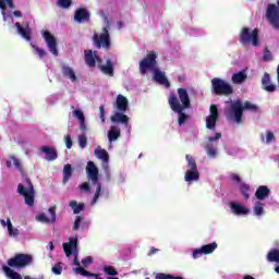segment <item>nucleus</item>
Listing matches in <instances>:
<instances>
[{"instance_id":"nucleus-14","label":"nucleus","mask_w":279,"mask_h":279,"mask_svg":"<svg viewBox=\"0 0 279 279\" xmlns=\"http://www.w3.org/2000/svg\"><path fill=\"white\" fill-rule=\"evenodd\" d=\"M217 247H218L217 242L203 245L199 248H196L193 251V258H199V256L202 254H205V256L208 254H213V252H215V250H217Z\"/></svg>"},{"instance_id":"nucleus-28","label":"nucleus","mask_w":279,"mask_h":279,"mask_svg":"<svg viewBox=\"0 0 279 279\" xmlns=\"http://www.w3.org/2000/svg\"><path fill=\"white\" fill-rule=\"evenodd\" d=\"M121 137V130L117 126H111L108 131V141L109 143H113V141H117Z\"/></svg>"},{"instance_id":"nucleus-4","label":"nucleus","mask_w":279,"mask_h":279,"mask_svg":"<svg viewBox=\"0 0 279 279\" xmlns=\"http://www.w3.org/2000/svg\"><path fill=\"white\" fill-rule=\"evenodd\" d=\"M19 171L26 182V187L25 185H23V183H20L17 185V193L19 195H22L24 197L26 206H34V197L36 195V190H34V183H32V180L27 178V172L23 168L19 169Z\"/></svg>"},{"instance_id":"nucleus-31","label":"nucleus","mask_w":279,"mask_h":279,"mask_svg":"<svg viewBox=\"0 0 279 279\" xmlns=\"http://www.w3.org/2000/svg\"><path fill=\"white\" fill-rule=\"evenodd\" d=\"M9 5L10 10H14V1L13 0H0V10H2V16H3V21H7L5 17V10H8Z\"/></svg>"},{"instance_id":"nucleus-12","label":"nucleus","mask_w":279,"mask_h":279,"mask_svg":"<svg viewBox=\"0 0 279 279\" xmlns=\"http://www.w3.org/2000/svg\"><path fill=\"white\" fill-rule=\"evenodd\" d=\"M43 38L52 56H58V39L49 31L43 33Z\"/></svg>"},{"instance_id":"nucleus-20","label":"nucleus","mask_w":279,"mask_h":279,"mask_svg":"<svg viewBox=\"0 0 279 279\" xmlns=\"http://www.w3.org/2000/svg\"><path fill=\"white\" fill-rule=\"evenodd\" d=\"M271 195V190L267 187V185H259L255 192V197L259 202H263V199H267Z\"/></svg>"},{"instance_id":"nucleus-63","label":"nucleus","mask_w":279,"mask_h":279,"mask_svg":"<svg viewBox=\"0 0 279 279\" xmlns=\"http://www.w3.org/2000/svg\"><path fill=\"white\" fill-rule=\"evenodd\" d=\"M0 223H1V226H2L3 228H5V226H7V228H8V219H7V221L3 220V219H1V220H0Z\"/></svg>"},{"instance_id":"nucleus-16","label":"nucleus","mask_w":279,"mask_h":279,"mask_svg":"<svg viewBox=\"0 0 279 279\" xmlns=\"http://www.w3.org/2000/svg\"><path fill=\"white\" fill-rule=\"evenodd\" d=\"M56 205L50 207L48 209V214L50 217H47L45 214H39L36 216L37 221H40L41 223H53L56 221Z\"/></svg>"},{"instance_id":"nucleus-13","label":"nucleus","mask_w":279,"mask_h":279,"mask_svg":"<svg viewBox=\"0 0 279 279\" xmlns=\"http://www.w3.org/2000/svg\"><path fill=\"white\" fill-rule=\"evenodd\" d=\"M210 114L206 118L207 130H215L217 128V121L219 119V109L217 105H211L209 108Z\"/></svg>"},{"instance_id":"nucleus-8","label":"nucleus","mask_w":279,"mask_h":279,"mask_svg":"<svg viewBox=\"0 0 279 279\" xmlns=\"http://www.w3.org/2000/svg\"><path fill=\"white\" fill-rule=\"evenodd\" d=\"M109 25L102 28L100 35L95 34L93 36L94 45L96 49H106V51L110 50L112 47V41H110V33L108 32Z\"/></svg>"},{"instance_id":"nucleus-1","label":"nucleus","mask_w":279,"mask_h":279,"mask_svg":"<svg viewBox=\"0 0 279 279\" xmlns=\"http://www.w3.org/2000/svg\"><path fill=\"white\" fill-rule=\"evenodd\" d=\"M63 252L68 258L71 257L72 254H74L73 265L76 266V268H73L74 274H77L85 278L90 277V278L101 279L99 278V275L89 272L80 265V259H77V239L76 238H70L69 243H63Z\"/></svg>"},{"instance_id":"nucleus-59","label":"nucleus","mask_w":279,"mask_h":279,"mask_svg":"<svg viewBox=\"0 0 279 279\" xmlns=\"http://www.w3.org/2000/svg\"><path fill=\"white\" fill-rule=\"evenodd\" d=\"M263 60H271V52L269 50H266L264 56H263Z\"/></svg>"},{"instance_id":"nucleus-19","label":"nucleus","mask_w":279,"mask_h":279,"mask_svg":"<svg viewBox=\"0 0 279 279\" xmlns=\"http://www.w3.org/2000/svg\"><path fill=\"white\" fill-rule=\"evenodd\" d=\"M40 151H43V154H46V160H48L49 162L58 159V150L53 147L41 146Z\"/></svg>"},{"instance_id":"nucleus-30","label":"nucleus","mask_w":279,"mask_h":279,"mask_svg":"<svg viewBox=\"0 0 279 279\" xmlns=\"http://www.w3.org/2000/svg\"><path fill=\"white\" fill-rule=\"evenodd\" d=\"M2 271L5 274L7 278H10V279H23L21 274L12 270V268H10L9 266H2Z\"/></svg>"},{"instance_id":"nucleus-57","label":"nucleus","mask_w":279,"mask_h":279,"mask_svg":"<svg viewBox=\"0 0 279 279\" xmlns=\"http://www.w3.org/2000/svg\"><path fill=\"white\" fill-rule=\"evenodd\" d=\"M221 138V133H216L215 136L208 137L209 143H215V141H219Z\"/></svg>"},{"instance_id":"nucleus-58","label":"nucleus","mask_w":279,"mask_h":279,"mask_svg":"<svg viewBox=\"0 0 279 279\" xmlns=\"http://www.w3.org/2000/svg\"><path fill=\"white\" fill-rule=\"evenodd\" d=\"M231 180H233V182L240 183L241 182V177L236 173H232L231 174Z\"/></svg>"},{"instance_id":"nucleus-27","label":"nucleus","mask_w":279,"mask_h":279,"mask_svg":"<svg viewBox=\"0 0 279 279\" xmlns=\"http://www.w3.org/2000/svg\"><path fill=\"white\" fill-rule=\"evenodd\" d=\"M231 210L234 215H248L250 209L239 203H231Z\"/></svg>"},{"instance_id":"nucleus-39","label":"nucleus","mask_w":279,"mask_h":279,"mask_svg":"<svg viewBox=\"0 0 279 279\" xmlns=\"http://www.w3.org/2000/svg\"><path fill=\"white\" fill-rule=\"evenodd\" d=\"M70 207L73 209L74 215H80L84 210V203L77 204L75 201H71Z\"/></svg>"},{"instance_id":"nucleus-48","label":"nucleus","mask_w":279,"mask_h":279,"mask_svg":"<svg viewBox=\"0 0 279 279\" xmlns=\"http://www.w3.org/2000/svg\"><path fill=\"white\" fill-rule=\"evenodd\" d=\"M99 112H100L101 123H106V107L104 105L99 107Z\"/></svg>"},{"instance_id":"nucleus-60","label":"nucleus","mask_w":279,"mask_h":279,"mask_svg":"<svg viewBox=\"0 0 279 279\" xmlns=\"http://www.w3.org/2000/svg\"><path fill=\"white\" fill-rule=\"evenodd\" d=\"M80 128L83 132H86V120H81L80 121Z\"/></svg>"},{"instance_id":"nucleus-18","label":"nucleus","mask_w":279,"mask_h":279,"mask_svg":"<svg viewBox=\"0 0 279 279\" xmlns=\"http://www.w3.org/2000/svg\"><path fill=\"white\" fill-rule=\"evenodd\" d=\"M154 80H155V82H157V84L165 86V88H169L171 86V83H169L167 75H165V72H162L160 70L155 71Z\"/></svg>"},{"instance_id":"nucleus-11","label":"nucleus","mask_w":279,"mask_h":279,"mask_svg":"<svg viewBox=\"0 0 279 279\" xmlns=\"http://www.w3.org/2000/svg\"><path fill=\"white\" fill-rule=\"evenodd\" d=\"M266 19L275 29H279V0H277V4H268Z\"/></svg>"},{"instance_id":"nucleus-61","label":"nucleus","mask_w":279,"mask_h":279,"mask_svg":"<svg viewBox=\"0 0 279 279\" xmlns=\"http://www.w3.org/2000/svg\"><path fill=\"white\" fill-rule=\"evenodd\" d=\"M158 252H159L158 248L153 246L148 252V256H154V254H158Z\"/></svg>"},{"instance_id":"nucleus-26","label":"nucleus","mask_w":279,"mask_h":279,"mask_svg":"<svg viewBox=\"0 0 279 279\" xmlns=\"http://www.w3.org/2000/svg\"><path fill=\"white\" fill-rule=\"evenodd\" d=\"M110 121H112V123H123L124 125H128V123H130V118L121 112H116L110 117Z\"/></svg>"},{"instance_id":"nucleus-40","label":"nucleus","mask_w":279,"mask_h":279,"mask_svg":"<svg viewBox=\"0 0 279 279\" xmlns=\"http://www.w3.org/2000/svg\"><path fill=\"white\" fill-rule=\"evenodd\" d=\"M8 233L9 236H19V234H21V231L12 226V220H10V218H8Z\"/></svg>"},{"instance_id":"nucleus-21","label":"nucleus","mask_w":279,"mask_h":279,"mask_svg":"<svg viewBox=\"0 0 279 279\" xmlns=\"http://www.w3.org/2000/svg\"><path fill=\"white\" fill-rule=\"evenodd\" d=\"M88 19H90V13L84 8L76 10L74 13V21H76V23H84V21H88Z\"/></svg>"},{"instance_id":"nucleus-43","label":"nucleus","mask_w":279,"mask_h":279,"mask_svg":"<svg viewBox=\"0 0 279 279\" xmlns=\"http://www.w3.org/2000/svg\"><path fill=\"white\" fill-rule=\"evenodd\" d=\"M32 48L34 49V51H36V53L39 56V58H45V56H47V50L32 44Z\"/></svg>"},{"instance_id":"nucleus-44","label":"nucleus","mask_w":279,"mask_h":279,"mask_svg":"<svg viewBox=\"0 0 279 279\" xmlns=\"http://www.w3.org/2000/svg\"><path fill=\"white\" fill-rule=\"evenodd\" d=\"M104 271H105V274H107V276H118V271L116 270V268L114 267H112V266H105L104 267Z\"/></svg>"},{"instance_id":"nucleus-36","label":"nucleus","mask_w":279,"mask_h":279,"mask_svg":"<svg viewBox=\"0 0 279 279\" xmlns=\"http://www.w3.org/2000/svg\"><path fill=\"white\" fill-rule=\"evenodd\" d=\"M267 260L269 263H279V250L274 248L270 252H268Z\"/></svg>"},{"instance_id":"nucleus-29","label":"nucleus","mask_w":279,"mask_h":279,"mask_svg":"<svg viewBox=\"0 0 279 279\" xmlns=\"http://www.w3.org/2000/svg\"><path fill=\"white\" fill-rule=\"evenodd\" d=\"M184 180L185 182H197L199 180V170H187Z\"/></svg>"},{"instance_id":"nucleus-35","label":"nucleus","mask_w":279,"mask_h":279,"mask_svg":"<svg viewBox=\"0 0 279 279\" xmlns=\"http://www.w3.org/2000/svg\"><path fill=\"white\" fill-rule=\"evenodd\" d=\"M253 213L256 215V217H262V215H265V204L262 202H256L255 206L253 207Z\"/></svg>"},{"instance_id":"nucleus-2","label":"nucleus","mask_w":279,"mask_h":279,"mask_svg":"<svg viewBox=\"0 0 279 279\" xmlns=\"http://www.w3.org/2000/svg\"><path fill=\"white\" fill-rule=\"evenodd\" d=\"M250 110L251 112H256L258 110V107L250 101H243L235 100L231 104L230 108L226 110V117L228 121L230 119H233L235 123H243V111Z\"/></svg>"},{"instance_id":"nucleus-62","label":"nucleus","mask_w":279,"mask_h":279,"mask_svg":"<svg viewBox=\"0 0 279 279\" xmlns=\"http://www.w3.org/2000/svg\"><path fill=\"white\" fill-rule=\"evenodd\" d=\"M13 15H15L16 19H22L23 17V13H21V11H14Z\"/></svg>"},{"instance_id":"nucleus-32","label":"nucleus","mask_w":279,"mask_h":279,"mask_svg":"<svg viewBox=\"0 0 279 279\" xmlns=\"http://www.w3.org/2000/svg\"><path fill=\"white\" fill-rule=\"evenodd\" d=\"M95 156L99 158V160H102L104 162H108L110 160V155H108V151L106 149L97 148L94 151Z\"/></svg>"},{"instance_id":"nucleus-6","label":"nucleus","mask_w":279,"mask_h":279,"mask_svg":"<svg viewBox=\"0 0 279 279\" xmlns=\"http://www.w3.org/2000/svg\"><path fill=\"white\" fill-rule=\"evenodd\" d=\"M8 265L14 269H25L34 263V256L31 254L19 253L14 257L8 259Z\"/></svg>"},{"instance_id":"nucleus-38","label":"nucleus","mask_w":279,"mask_h":279,"mask_svg":"<svg viewBox=\"0 0 279 279\" xmlns=\"http://www.w3.org/2000/svg\"><path fill=\"white\" fill-rule=\"evenodd\" d=\"M185 160L187 161L189 171H197V161L191 155L185 156Z\"/></svg>"},{"instance_id":"nucleus-64","label":"nucleus","mask_w":279,"mask_h":279,"mask_svg":"<svg viewBox=\"0 0 279 279\" xmlns=\"http://www.w3.org/2000/svg\"><path fill=\"white\" fill-rule=\"evenodd\" d=\"M5 167H8V169H12V161L7 160L5 161Z\"/></svg>"},{"instance_id":"nucleus-33","label":"nucleus","mask_w":279,"mask_h":279,"mask_svg":"<svg viewBox=\"0 0 279 279\" xmlns=\"http://www.w3.org/2000/svg\"><path fill=\"white\" fill-rule=\"evenodd\" d=\"M15 27L22 38H25V40H32V34L29 33V31L23 28V26H21V23H15Z\"/></svg>"},{"instance_id":"nucleus-47","label":"nucleus","mask_w":279,"mask_h":279,"mask_svg":"<svg viewBox=\"0 0 279 279\" xmlns=\"http://www.w3.org/2000/svg\"><path fill=\"white\" fill-rule=\"evenodd\" d=\"M64 143L68 149H71V147H73V140L71 138V135L64 136Z\"/></svg>"},{"instance_id":"nucleus-23","label":"nucleus","mask_w":279,"mask_h":279,"mask_svg":"<svg viewBox=\"0 0 279 279\" xmlns=\"http://www.w3.org/2000/svg\"><path fill=\"white\" fill-rule=\"evenodd\" d=\"M99 69L104 75H109V77H114V65L112 61L107 60L105 65H99Z\"/></svg>"},{"instance_id":"nucleus-56","label":"nucleus","mask_w":279,"mask_h":279,"mask_svg":"<svg viewBox=\"0 0 279 279\" xmlns=\"http://www.w3.org/2000/svg\"><path fill=\"white\" fill-rule=\"evenodd\" d=\"M81 191H86L87 193L90 191V185L88 182H84L80 185Z\"/></svg>"},{"instance_id":"nucleus-25","label":"nucleus","mask_w":279,"mask_h":279,"mask_svg":"<svg viewBox=\"0 0 279 279\" xmlns=\"http://www.w3.org/2000/svg\"><path fill=\"white\" fill-rule=\"evenodd\" d=\"M246 81L247 74L245 73V70L234 73L231 77L232 84H243Z\"/></svg>"},{"instance_id":"nucleus-42","label":"nucleus","mask_w":279,"mask_h":279,"mask_svg":"<svg viewBox=\"0 0 279 279\" xmlns=\"http://www.w3.org/2000/svg\"><path fill=\"white\" fill-rule=\"evenodd\" d=\"M72 0H58L57 5L58 8H61L62 10H68L70 5H72Z\"/></svg>"},{"instance_id":"nucleus-55","label":"nucleus","mask_w":279,"mask_h":279,"mask_svg":"<svg viewBox=\"0 0 279 279\" xmlns=\"http://www.w3.org/2000/svg\"><path fill=\"white\" fill-rule=\"evenodd\" d=\"M276 138V136L274 135V133H271L270 131L267 132L266 135V143H272V141Z\"/></svg>"},{"instance_id":"nucleus-17","label":"nucleus","mask_w":279,"mask_h":279,"mask_svg":"<svg viewBox=\"0 0 279 279\" xmlns=\"http://www.w3.org/2000/svg\"><path fill=\"white\" fill-rule=\"evenodd\" d=\"M262 86L266 93H276L277 90V86L271 83V76L267 72L262 77Z\"/></svg>"},{"instance_id":"nucleus-41","label":"nucleus","mask_w":279,"mask_h":279,"mask_svg":"<svg viewBox=\"0 0 279 279\" xmlns=\"http://www.w3.org/2000/svg\"><path fill=\"white\" fill-rule=\"evenodd\" d=\"M205 149L209 158H215L217 156V149L213 146V144H207Z\"/></svg>"},{"instance_id":"nucleus-37","label":"nucleus","mask_w":279,"mask_h":279,"mask_svg":"<svg viewBox=\"0 0 279 279\" xmlns=\"http://www.w3.org/2000/svg\"><path fill=\"white\" fill-rule=\"evenodd\" d=\"M250 191H252V186L247 183L240 184V192L243 195L244 199H250Z\"/></svg>"},{"instance_id":"nucleus-52","label":"nucleus","mask_w":279,"mask_h":279,"mask_svg":"<svg viewBox=\"0 0 279 279\" xmlns=\"http://www.w3.org/2000/svg\"><path fill=\"white\" fill-rule=\"evenodd\" d=\"M173 278H177V277H173L171 275H167L163 272H159L156 275V279H173Z\"/></svg>"},{"instance_id":"nucleus-7","label":"nucleus","mask_w":279,"mask_h":279,"mask_svg":"<svg viewBox=\"0 0 279 279\" xmlns=\"http://www.w3.org/2000/svg\"><path fill=\"white\" fill-rule=\"evenodd\" d=\"M211 88L215 95H223L225 97H228L234 93L232 85L219 77H214L211 80Z\"/></svg>"},{"instance_id":"nucleus-51","label":"nucleus","mask_w":279,"mask_h":279,"mask_svg":"<svg viewBox=\"0 0 279 279\" xmlns=\"http://www.w3.org/2000/svg\"><path fill=\"white\" fill-rule=\"evenodd\" d=\"M10 159L13 161V165L15 168H17V170L23 168V166L21 165V161L16 159L15 156L11 155Z\"/></svg>"},{"instance_id":"nucleus-5","label":"nucleus","mask_w":279,"mask_h":279,"mask_svg":"<svg viewBox=\"0 0 279 279\" xmlns=\"http://www.w3.org/2000/svg\"><path fill=\"white\" fill-rule=\"evenodd\" d=\"M86 173L88 180L92 181L93 184H97V189L95 195L92 199V206H95L97 202H99V197H101V183H99V169L95 166V162L88 161L86 166Z\"/></svg>"},{"instance_id":"nucleus-10","label":"nucleus","mask_w":279,"mask_h":279,"mask_svg":"<svg viewBox=\"0 0 279 279\" xmlns=\"http://www.w3.org/2000/svg\"><path fill=\"white\" fill-rule=\"evenodd\" d=\"M157 58H158V54H156L155 51H150L147 53L146 58L140 61V71L143 75H145L147 71H151L156 69L158 64V62L156 61Z\"/></svg>"},{"instance_id":"nucleus-50","label":"nucleus","mask_w":279,"mask_h":279,"mask_svg":"<svg viewBox=\"0 0 279 279\" xmlns=\"http://www.w3.org/2000/svg\"><path fill=\"white\" fill-rule=\"evenodd\" d=\"M81 263H82L83 267H88V265H93V257L87 256V257L83 258Z\"/></svg>"},{"instance_id":"nucleus-15","label":"nucleus","mask_w":279,"mask_h":279,"mask_svg":"<svg viewBox=\"0 0 279 279\" xmlns=\"http://www.w3.org/2000/svg\"><path fill=\"white\" fill-rule=\"evenodd\" d=\"M84 60L85 64L89 66V69H95L97 66V61L101 60L97 53L93 52V50L87 49L84 51Z\"/></svg>"},{"instance_id":"nucleus-22","label":"nucleus","mask_w":279,"mask_h":279,"mask_svg":"<svg viewBox=\"0 0 279 279\" xmlns=\"http://www.w3.org/2000/svg\"><path fill=\"white\" fill-rule=\"evenodd\" d=\"M62 75L63 77H66V80H70L72 82H77V75H75V71L73 70V68L69 65L62 66Z\"/></svg>"},{"instance_id":"nucleus-49","label":"nucleus","mask_w":279,"mask_h":279,"mask_svg":"<svg viewBox=\"0 0 279 279\" xmlns=\"http://www.w3.org/2000/svg\"><path fill=\"white\" fill-rule=\"evenodd\" d=\"M73 116L76 117V119H78V121H83L85 119L84 112H82V110H80V109H75L73 111Z\"/></svg>"},{"instance_id":"nucleus-3","label":"nucleus","mask_w":279,"mask_h":279,"mask_svg":"<svg viewBox=\"0 0 279 279\" xmlns=\"http://www.w3.org/2000/svg\"><path fill=\"white\" fill-rule=\"evenodd\" d=\"M177 93L180 100L175 94H170L168 104L173 112H184L186 108H191V98L189 97V92H186L184 88H178Z\"/></svg>"},{"instance_id":"nucleus-9","label":"nucleus","mask_w":279,"mask_h":279,"mask_svg":"<svg viewBox=\"0 0 279 279\" xmlns=\"http://www.w3.org/2000/svg\"><path fill=\"white\" fill-rule=\"evenodd\" d=\"M240 43L241 45H253V47H258V28H254L252 33H250L248 27L242 28L240 33Z\"/></svg>"},{"instance_id":"nucleus-54","label":"nucleus","mask_w":279,"mask_h":279,"mask_svg":"<svg viewBox=\"0 0 279 279\" xmlns=\"http://www.w3.org/2000/svg\"><path fill=\"white\" fill-rule=\"evenodd\" d=\"M80 223H82V216H76L74 221L73 230H80Z\"/></svg>"},{"instance_id":"nucleus-53","label":"nucleus","mask_w":279,"mask_h":279,"mask_svg":"<svg viewBox=\"0 0 279 279\" xmlns=\"http://www.w3.org/2000/svg\"><path fill=\"white\" fill-rule=\"evenodd\" d=\"M178 114H179V125L184 124L186 121V113H183V111H181V112H178Z\"/></svg>"},{"instance_id":"nucleus-45","label":"nucleus","mask_w":279,"mask_h":279,"mask_svg":"<svg viewBox=\"0 0 279 279\" xmlns=\"http://www.w3.org/2000/svg\"><path fill=\"white\" fill-rule=\"evenodd\" d=\"M78 145L82 149H84L86 145H88V140L85 137V135H80Z\"/></svg>"},{"instance_id":"nucleus-24","label":"nucleus","mask_w":279,"mask_h":279,"mask_svg":"<svg viewBox=\"0 0 279 279\" xmlns=\"http://www.w3.org/2000/svg\"><path fill=\"white\" fill-rule=\"evenodd\" d=\"M117 108L120 112H126L129 101L123 95H118L116 100Z\"/></svg>"},{"instance_id":"nucleus-46","label":"nucleus","mask_w":279,"mask_h":279,"mask_svg":"<svg viewBox=\"0 0 279 279\" xmlns=\"http://www.w3.org/2000/svg\"><path fill=\"white\" fill-rule=\"evenodd\" d=\"M52 274H54V276H60L62 274V265H60V263L52 267Z\"/></svg>"},{"instance_id":"nucleus-34","label":"nucleus","mask_w":279,"mask_h":279,"mask_svg":"<svg viewBox=\"0 0 279 279\" xmlns=\"http://www.w3.org/2000/svg\"><path fill=\"white\" fill-rule=\"evenodd\" d=\"M71 175H73V167L71 163H68L63 168V183L66 184L69 180H71Z\"/></svg>"}]
</instances>
